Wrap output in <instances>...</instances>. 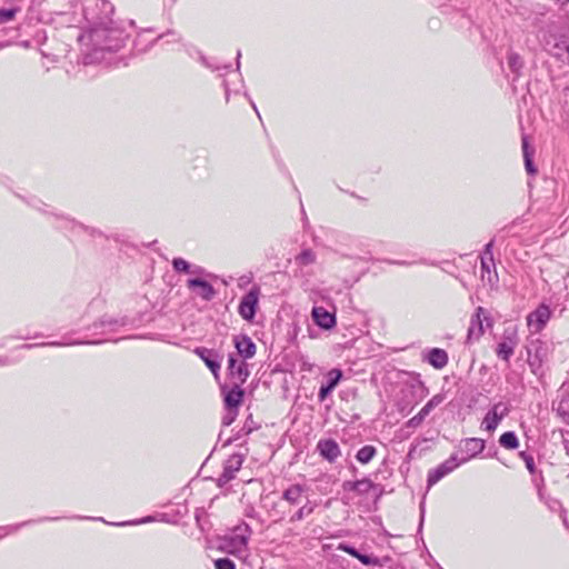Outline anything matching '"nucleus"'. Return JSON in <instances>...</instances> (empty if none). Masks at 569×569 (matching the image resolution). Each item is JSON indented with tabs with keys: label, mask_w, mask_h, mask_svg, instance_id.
Wrapping results in <instances>:
<instances>
[{
	"label": "nucleus",
	"mask_w": 569,
	"mask_h": 569,
	"mask_svg": "<svg viewBox=\"0 0 569 569\" xmlns=\"http://www.w3.org/2000/svg\"><path fill=\"white\" fill-rule=\"evenodd\" d=\"M429 413L430 411L426 407H422L421 410L408 421V426L411 428L418 427Z\"/></svg>",
	"instance_id": "c756f323"
},
{
	"label": "nucleus",
	"mask_w": 569,
	"mask_h": 569,
	"mask_svg": "<svg viewBox=\"0 0 569 569\" xmlns=\"http://www.w3.org/2000/svg\"><path fill=\"white\" fill-rule=\"evenodd\" d=\"M83 343L90 345V343H99V342L98 341H77V342H72L71 345H83ZM47 345L48 346H64L66 343L49 342Z\"/></svg>",
	"instance_id": "58836bf2"
},
{
	"label": "nucleus",
	"mask_w": 569,
	"mask_h": 569,
	"mask_svg": "<svg viewBox=\"0 0 569 569\" xmlns=\"http://www.w3.org/2000/svg\"><path fill=\"white\" fill-rule=\"evenodd\" d=\"M442 395H436L433 396L423 407H426L429 411L435 409L437 406H439L443 401Z\"/></svg>",
	"instance_id": "f704fd0d"
},
{
	"label": "nucleus",
	"mask_w": 569,
	"mask_h": 569,
	"mask_svg": "<svg viewBox=\"0 0 569 569\" xmlns=\"http://www.w3.org/2000/svg\"><path fill=\"white\" fill-rule=\"evenodd\" d=\"M342 377V372L339 369H332L328 372V383L326 386H321L319 390V399L323 401L328 395L332 392L336 386L339 383Z\"/></svg>",
	"instance_id": "6ab92c4d"
},
{
	"label": "nucleus",
	"mask_w": 569,
	"mask_h": 569,
	"mask_svg": "<svg viewBox=\"0 0 569 569\" xmlns=\"http://www.w3.org/2000/svg\"><path fill=\"white\" fill-rule=\"evenodd\" d=\"M342 488L343 490L356 491V481H345Z\"/></svg>",
	"instance_id": "ea45409f"
},
{
	"label": "nucleus",
	"mask_w": 569,
	"mask_h": 569,
	"mask_svg": "<svg viewBox=\"0 0 569 569\" xmlns=\"http://www.w3.org/2000/svg\"><path fill=\"white\" fill-rule=\"evenodd\" d=\"M527 362L531 372L536 376L542 375V366L548 360L550 348L549 345L540 339H533L527 347Z\"/></svg>",
	"instance_id": "7ed1b4c3"
},
{
	"label": "nucleus",
	"mask_w": 569,
	"mask_h": 569,
	"mask_svg": "<svg viewBox=\"0 0 569 569\" xmlns=\"http://www.w3.org/2000/svg\"><path fill=\"white\" fill-rule=\"evenodd\" d=\"M490 262L491 261H489L488 258H486V257L481 258V270H482L481 277L482 278L485 277V274H483L485 271L490 272V269H489Z\"/></svg>",
	"instance_id": "4c0bfd02"
},
{
	"label": "nucleus",
	"mask_w": 569,
	"mask_h": 569,
	"mask_svg": "<svg viewBox=\"0 0 569 569\" xmlns=\"http://www.w3.org/2000/svg\"><path fill=\"white\" fill-rule=\"evenodd\" d=\"M516 340L511 337H505L497 347V356L506 361L513 355L516 348Z\"/></svg>",
	"instance_id": "412c9836"
},
{
	"label": "nucleus",
	"mask_w": 569,
	"mask_h": 569,
	"mask_svg": "<svg viewBox=\"0 0 569 569\" xmlns=\"http://www.w3.org/2000/svg\"><path fill=\"white\" fill-rule=\"evenodd\" d=\"M315 510V507L309 505L308 499L300 508L290 517V522L301 521L306 517L310 516Z\"/></svg>",
	"instance_id": "bb28decb"
},
{
	"label": "nucleus",
	"mask_w": 569,
	"mask_h": 569,
	"mask_svg": "<svg viewBox=\"0 0 569 569\" xmlns=\"http://www.w3.org/2000/svg\"><path fill=\"white\" fill-rule=\"evenodd\" d=\"M94 7L100 10V13L94 14L86 10V17L92 21V26L79 38L86 46L91 47L86 58L90 62L102 60L104 52L120 50L129 39L126 30L110 18L113 6L108 0H94Z\"/></svg>",
	"instance_id": "f257e3e1"
},
{
	"label": "nucleus",
	"mask_w": 569,
	"mask_h": 569,
	"mask_svg": "<svg viewBox=\"0 0 569 569\" xmlns=\"http://www.w3.org/2000/svg\"><path fill=\"white\" fill-rule=\"evenodd\" d=\"M173 269L177 272H189L190 264L182 258H174L172 261Z\"/></svg>",
	"instance_id": "7c9ffc66"
},
{
	"label": "nucleus",
	"mask_w": 569,
	"mask_h": 569,
	"mask_svg": "<svg viewBox=\"0 0 569 569\" xmlns=\"http://www.w3.org/2000/svg\"><path fill=\"white\" fill-rule=\"evenodd\" d=\"M240 56H241V54H240V51H238V53H237V60H238V62H237V67H238V68H239V66H240V62H239V58H240Z\"/></svg>",
	"instance_id": "c03bdc74"
},
{
	"label": "nucleus",
	"mask_w": 569,
	"mask_h": 569,
	"mask_svg": "<svg viewBox=\"0 0 569 569\" xmlns=\"http://www.w3.org/2000/svg\"><path fill=\"white\" fill-rule=\"evenodd\" d=\"M370 491H373L376 496H380L382 490L379 485L373 483L370 479L363 478L361 480L356 481V491L360 496L368 495Z\"/></svg>",
	"instance_id": "5701e85b"
},
{
	"label": "nucleus",
	"mask_w": 569,
	"mask_h": 569,
	"mask_svg": "<svg viewBox=\"0 0 569 569\" xmlns=\"http://www.w3.org/2000/svg\"><path fill=\"white\" fill-rule=\"evenodd\" d=\"M189 289H198V295L204 300H211L216 291L211 283L201 279H189L187 282Z\"/></svg>",
	"instance_id": "f3484780"
},
{
	"label": "nucleus",
	"mask_w": 569,
	"mask_h": 569,
	"mask_svg": "<svg viewBox=\"0 0 569 569\" xmlns=\"http://www.w3.org/2000/svg\"><path fill=\"white\" fill-rule=\"evenodd\" d=\"M483 320H488L486 310L482 307H478L470 321L468 340H477L483 335Z\"/></svg>",
	"instance_id": "9b49d317"
},
{
	"label": "nucleus",
	"mask_w": 569,
	"mask_h": 569,
	"mask_svg": "<svg viewBox=\"0 0 569 569\" xmlns=\"http://www.w3.org/2000/svg\"><path fill=\"white\" fill-rule=\"evenodd\" d=\"M96 519H97V520H101V521H104V520H103V519H102L101 517H98V518H96Z\"/></svg>",
	"instance_id": "8fccbe9b"
},
{
	"label": "nucleus",
	"mask_w": 569,
	"mask_h": 569,
	"mask_svg": "<svg viewBox=\"0 0 569 569\" xmlns=\"http://www.w3.org/2000/svg\"><path fill=\"white\" fill-rule=\"evenodd\" d=\"M508 63H509L510 69L515 72H517L522 67L520 57L516 53H511L509 56Z\"/></svg>",
	"instance_id": "473e14b6"
},
{
	"label": "nucleus",
	"mask_w": 569,
	"mask_h": 569,
	"mask_svg": "<svg viewBox=\"0 0 569 569\" xmlns=\"http://www.w3.org/2000/svg\"><path fill=\"white\" fill-rule=\"evenodd\" d=\"M252 108H254V111H258V108H256L254 103H252Z\"/></svg>",
	"instance_id": "de8ad7c7"
},
{
	"label": "nucleus",
	"mask_w": 569,
	"mask_h": 569,
	"mask_svg": "<svg viewBox=\"0 0 569 569\" xmlns=\"http://www.w3.org/2000/svg\"><path fill=\"white\" fill-rule=\"evenodd\" d=\"M19 9L12 8V9H0V26L6 24L10 21H12L16 18L17 12Z\"/></svg>",
	"instance_id": "c85d7f7f"
},
{
	"label": "nucleus",
	"mask_w": 569,
	"mask_h": 569,
	"mask_svg": "<svg viewBox=\"0 0 569 569\" xmlns=\"http://www.w3.org/2000/svg\"><path fill=\"white\" fill-rule=\"evenodd\" d=\"M227 410H228V412L226 413V416L222 419V423L224 426L231 425L238 415V410H236V409H227Z\"/></svg>",
	"instance_id": "c9c22d12"
},
{
	"label": "nucleus",
	"mask_w": 569,
	"mask_h": 569,
	"mask_svg": "<svg viewBox=\"0 0 569 569\" xmlns=\"http://www.w3.org/2000/svg\"><path fill=\"white\" fill-rule=\"evenodd\" d=\"M551 317L550 308L541 303L536 310L527 316V325L532 332H540Z\"/></svg>",
	"instance_id": "423d86ee"
},
{
	"label": "nucleus",
	"mask_w": 569,
	"mask_h": 569,
	"mask_svg": "<svg viewBox=\"0 0 569 569\" xmlns=\"http://www.w3.org/2000/svg\"><path fill=\"white\" fill-rule=\"evenodd\" d=\"M244 461V457L240 453L231 455L223 465V471L217 480V485L219 487H223L230 480L236 477V473L240 470L242 463Z\"/></svg>",
	"instance_id": "39448f33"
},
{
	"label": "nucleus",
	"mask_w": 569,
	"mask_h": 569,
	"mask_svg": "<svg viewBox=\"0 0 569 569\" xmlns=\"http://www.w3.org/2000/svg\"><path fill=\"white\" fill-rule=\"evenodd\" d=\"M527 467L531 470L532 469V462L527 461Z\"/></svg>",
	"instance_id": "a18cd8bd"
},
{
	"label": "nucleus",
	"mask_w": 569,
	"mask_h": 569,
	"mask_svg": "<svg viewBox=\"0 0 569 569\" xmlns=\"http://www.w3.org/2000/svg\"><path fill=\"white\" fill-rule=\"evenodd\" d=\"M557 415L566 422L569 423V391L561 390L559 400L555 403Z\"/></svg>",
	"instance_id": "aec40b11"
},
{
	"label": "nucleus",
	"mask_w": 569,
	"mask_h": 569,
	"mask_svg": "<svg viewBox=\"0 0 569 569\" xmlns=\"http://www.w3.org/2000/svg\"><path fill=\"white\" fill-rule=\"evenodd\" d=\"M259 295H260L259 288L253 287L249 290V292H247L242 297L238 309H239L240 316L243 319H246V320L253 319V317L256 315L257 306H258Z\"/></svg>",
	"instance_id": "0eeeda50"
},
{
	"label": "nucleus",
	"mask_w": 569,
	"mask_h": 569,
	"mask_svg": "<svg viewBox=\"0 0 569 569\" xmlns=\"http://www.w3.org/2000/svg\"><path fill=\"white\" fill-rule=\"evenodd\" d=\"M242 385L232 383V387L227 390V387L223 386L222 392L224 395V406L227 409H236L238 410L239 406L243 400L244 392L241 389Z\"/></svg>",
	"instance_id": "ddd939ff"
},
{
	"label": "nucleus",
	"mask_w": 569,
	"mask_h": 569,
	"mask_svg": "<svg viewBox=\"0 0 569 569\" xmlns=\"http://www.w3.org/2000/svg\"><path fill=\"white\" fill-rule=\"evenodd\" d=\"M339 549L347 552L348 555L357 558L359 557V551L355 548V547H351V546H348V545H340L339 546Z\"/></svg>",
	"instance_id": "e433bc0d"
},
{
	"label": "nucleus",
	"mask_w": 569,
	"mask_h": 569,
	"mask_svg": "<svg viewBox=\"0 0 569 569\" xmlns=\"http://www.w3.org/2000/svg\"><path fill=\"white\" fill-rule=\"evenodd\" d=\"M499 443L506 449H517L519 447L518 438L512 431L502 433L499 438Z\"/></svg>",
	"instance_id": "393cba45"
},
{
	"label": "nucleus",
	"mask_w": 569,
	"mask_h": 569,
	"mask_svg": "<svg viewBox=\"0 0 569 569\" xmlns=\"http://www.w3.org/2000/svg\"><path fill=\"white\" fill-rule=\"evenodd\" d=\"M376 452H377L376 448L373 446L368 445L358 450V452L356 455V459L360 463L366 465L373 459V457L376 456Z\"/></svg>",
	"instance_id": "a878e982"
},
{
	"label": "nucleus",
	"mask_w": 569,
	"mask_h": 569,
	"mask_svg": "<svg viewBox=\"0 0 569 569\" xmlns=\"http://www.w3.org/2000/svg\"><path fill=\"white\" fill-rule=\"evenodd\" d=\"M194 353L203 360L214 377H218L221 368L219 355L214 350L201 347L196 348Z\"/></svg>",
	"instance_id": "4468645a"
},
{
	"label": "nucleus",
	"mask_w": 569,
	"mask_h": 569,
	"mask_svg": "<svg viewBox=\"0 0 569 569\" xmlns=\"http://www.w3.org/2000/svg\"><path fill=\"white\" fill-rule=\"evenodd\" d=\"M357 559L366 566H378L380 563L378 558L368 555H362L360 552Z\"/></svg>",
	"instance_id": "72a5a7b5"
},
{
	"label": "nucleus",
	"mask_w": 569,
	"mask_h": 569,
	"mask_svg": "<svg viewBox=\"0 0 569 569\" xmlns=\"http://www.w3.org/2000/svg\"><path fill=\"white\" fill-rule=\"evenodd\" d=\"M522 152H523V159H525V167L529 174H535L537 172V169L533 166L532 157L535 153V149L529 146L528 137H522Z\"/></svg>",
	"instance_id": "b1692460"
},
{
	"label": "nucleus",
	"mask_w": 569,
	"mask_h": 569,
	"mask_svg": "<svg viewBox=\"0 0 569 569\" xmlns=\"http://www.w3.org/2000/svg\"><path fill=\"white\" fill-rule=\"evenodd\" d=\"M228 371L232 383L236 385H243L250 375L248 365L243 360L239 361L233 356H229Z\"/></svg>",
	"instance_id": "6e6552de"
},
{
	"label": "nucleus",
	"mask_w": 569,
	"mask_h": 569,
	"mask_svg": "<svg viewBox=\"0 0 569 569\" xmlns=\"http://www.w3.org/2000/svg\"><path fill=\"white\" fill-rule=\"evenodd\" d=\"M252 108H254V111H258V108H256L254 103H252Z\"/></svg>",
	"instance_id": "09e8293b"
},
{
	"label": "nucleus",
	"mask_w": 569,
	"mask_h": 569,
	"mask_svg": "<svg viewBox=\"0 0 569 569\" xmlns=\"http://www.w3.org/2000/svg\"><path fill=\"white\" fill-rule=\"evenodd\" d=\"M216 569H236L234 562L228 558H219L214 560Z\"/></svg>",
	"instance_id": "2f4dec72"
},
{
	"label": "nucleus",
	"mask_w": 569,
	"mask_h": 569,
	"mask_svg": "<svg viewBox=\"0 0 569 569\" xmlns=\"http://www.w3.org/2000/svg\"><path fill=\"white\" fill-rule=\"evenodd\" d=\"M459 465L460 462L458 461L457 456L452 455L445 462L429 471L428 486L431 487L436 485L440 479L453 471Z\"/></svg>",
	"instance_id": "1a4fd4ad"
},
{
	"label": "nucleus",
	"mask_w": 569,
	"mask_h": 569,
	"mask_svg": "<svg viewBox=\"0 0 569 569\" xmlns=\"http://www.w3.org/2000/svg\"><path fill=\"white\" fill-rule=\"evenodd\" d=\"M295 260L299 266H309L316 261V254L311 249H305Z\"/></svg>",
	"instance_id": "cd10ccee"
},
{
	"label": "nucleus",
	"mask_w": 569,
	"mask_h": 569,
	"mask_svg": "<svg viewBox=\"0 0 569 569\" xmlns=\"http://www.w3.org/2000/svg\"><path fill=\"white\" fill-rule=\"evenodd\" d=\"M317 450L330 463L336 462L341 456L340 447L333 439H320L317 443Z\"/></svg>",
	"instance_id": "9d476101"
},
{
	"label": "nucleus",
	"mask_w": 569,
	"mask_h": 569,
	"mask_svg": "<svg viewBox=\"0 0 569 569\" xmlns=\"http://www.w3.org/2000/svg\"><path fill=\"white\" fill-rule=\"evenodd\" d=\"M151 518L150 517H147L146 519L141 520V521H131V522H121V523H117L118 526H124V525H134V523H141V522H148L150 521Z\"/></svg>",
	"instance_id": "79ce46f5"
},
{
	"label": "nucleus",
	"mask_w": 569,
	"mask_h": 569,
	"mask_svg": "<svg viewBox=\"0 0 569 569\" xmlns=\"http://www.w3.org/2000/svg\"><path fill=\"white\" fill-rule=\"evenodd\" d=\"M234 347L243 359H251L256 355V345L248 336L234 337Z\"/></svg>",
	"instance_id": "2eb2a0df"
},
{
	"label": "nucleus",
	"mask_w": 569,
	"mask_h": 569,
	"mask_svg": "<svg viewBox=\"0 0 569 569\" xmlns=\"http://www.w3.org/2000/svg\"><path fill=\"white\" fill-rule=\"evenodd\" d=\"M483 449H485V440L479 439V438L465 439L460 445V451L462 453H465L466 456L462 457L459 462L461 463V462L468 461L469 459H471V458L476 457L477 455H479L480 452H482Z\"/></svg>",
	"instance_id": "f8f14e48"
},
{
	"label": "nucleus",
	"mask_w": 569,
	"mask_h": 569,
	"mask_svg": "<svg viewBox=\"0 0 569 569\" xmlns=\"http://www.w3.org/2000/svg\"><path fill=\"white\" fill-rule=\"evenodd\" d=\"M492 246H493V243H492V241H490L489 243H487L486 250H485V254L488 256L487 258H488L489 261L493 260L492 259V253H491Z\"/></svg>",
	"instance_id": "a19ab883"
},
{
	"label": "nucleus",
	"mask_w": 569,
	"mask_h": 569,
	"mask_svg": "<svg viewBox=\"0 0 569 569\" xmlns=\"http://www.w3.org/2000/svg\"><path fill=\"white\" fill-rule=\"evenodd\" d=\"M312 317L315 322L323 329H331L336 325L335 316L322 307H315Z\"/></svg>",
	"instance_id": "a211bd4d"
},
{
	"label": "nucleus",
	"mask_w": 569,
	"mask_h": 569,
	"mask_svg": "<svg viewBox=\"0 0 569 569\" xmlns=\"http://www.w3.org/2000/svg\"><path fill=\"white\" fill-rule=\"evenodd\" d=\"M33 346H34V345H26V346H23V347L29 349V348H32Z\"/></svg>",
	"instance_id": "49530a36"
},
{
	"label": "nucleus",
	"mask_w": 569,
	"mask_h": 569,
	"mask_svg": "<svg viewBox=\"0 0 569 569\" xmlns=\"http://www.w3.org/2000/svg\"><path fill=\"white\" fill-rule=\"evenodd\" d=\"M563 447L566 450V453L569 456V439H563Z\"/></svg>",
	"instance_id": "37998d69"
},
{
	"label": "nucleus",
	"mask_w": 569,
	"mask_h": 569,
	"mask_svg": "<svg viewBox=\"0 0 569 569\" xmlns=\"http://www.w3.org/2000/svg\"><path fill=\"white\" fill-rule=\"evenodd\" d=\"M251 529L246 522L234 527L231 532L219 539L218 548L227 553L240 556L246 553Z\"/></svg>",
	"instance_id": "f03ea898"
},
{
	"label": "nucleus",
	"mask_w": 569,
	"mask_h": 569,
	"mask_svg": "<svg viewBox=\"0 0 569 569\" xmlns=\"http://www.w3.org/2000/svg\"><path fill=\"white\" fill-rule=\"evenodd\" d=\"M510 409L509 406L505 402H497L492 406V408L485 416L481 428L488 432H493L501 420L508 416Z\"/></svg>",
	"instance_id": "20e7f679"
},
{
	"label": "nucleus",
	"mask_w": 569,
	"mask_h": 569,
	"mask_svg": "<svg viewBox=\"0 0 569 569\" xmlns=\"http://www.w3.org/2000/svg\"><path fill=\"white\" fill-rule=\"evenodd\" d=\"M428 362L436 369H442L448 363V355L443 349L433 348L428 353Z\"/></svg>",
	"instance_id": "4be33fe9"
},
{
	"label": "nucleus",
	"mask_w": 569,
	"mask_h": 569,
	"mask_svg": "<svg viewBox=\"0 0 569 569\" xmlns=\"http://www.w3.org/2000/svg\"><path fill=\"white\" fill-rule=\"evenodd\" d=\"M305 492L306 488L302 485H291L282 492V499L291 506H299L307 500Z\"/></svg>",
	"instance_id": "dca6fc26"
}]
</instances>
